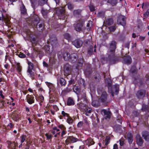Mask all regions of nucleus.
I'll return each mask as SVG.
<instances>
[{
  "label": "nucleus",
  "instance_id": "obj_34",
  "mask_svg": "<svg viewBox=\"0 0 149 149\" xmlns=\"http://www.w3.org/2000/svg\"><path fill=\"white\" fill-rule=\"evenodd\" d=\"M113 89L115 90V92L117 93L118 91L119 85L117 84H115V85L113 86Z\"/></svg>",
  "mask_w": 149,
  "mask_h": 149
},
{
  "label": "nucleus",
  "instance_id": "obj_1",
  "mask_svg": "<svg viewBox=\"0 0 149 149\" xmlns=\"http://www.w3.org/2000/svg\"><path fill=\"white\" fill-rule=\"evenodd\" d=\"M63 56L64 60L67 61L71 60L72 62L76 60L77 56L75 54H71L70 56L68 52H65L63 54Z\"/></svg>",
  "mask_w": 149,
  "mask_h": 149
},
{
  "label": "nucleus",
  "instance_id": "obj_60",
  "mask_svg": "<svg viewBox=\"0 0 149 149\" xmlns=\"http://www.w3.org/2000/svg\"><path fill=\"white\" fill-rule=\"evenodd\" d=\"M119 141L120 145L121 146H123V141L120 140H119Z\"/></svg>",
  "mask_w": 149,
  "mask_h": 149
},
{
  "label": "nucleus",
  "instance_id": "obj_40",
  "mask_svg": "<svg viewBox=\"0 0 149 149\" xmlns=\"http://www.w3.org/2000/svg\"><path fill=\"white\" fill-rule=\"evenodd\" d=\"M67 6L68 8L70 10H72L73 8V6L72 4L70 3H68L67 4Z\"/></svg>",
  "mask_w": 149,
  "mask_h": 149
},
{
  "label": "nucleus",
  "instance_id": "obj_31",
  "mask_svg": "<svg viewBox=\"0 0 149 149\" xmlns=\"http://www.w3.org/2000/svg\"><path fill=\"white\" fill-rule=\"evenodd\" d=\"M42 13L44 17H45L48 13V11L42 9L41 10Z\"/></svg>",
  "mask_w": 149,
  "mask_h": 149
},
{
  "label": "nucleus",
  "instance_id": "obj_45",
  "mask_svg": "<svg viewBox=\"0 0 149 149\" xmlns=\"http://www.w3.org/2000/svg\"><path fill=\"white\" fill-rule=\"evenodd\" d=\"M136 68L134 66L132 67L131 70H130V71L132 73H134L136 72V69H135Z\"/></svg>",
  "mask_w": 149,
  "mask_h": 149
},
{
  "label": "nucleus",
  "instance_id": "obj_58",
  "mask_svg": "<svg viewBox=\"0 0 149 149\" xmlns=\"http://www.w3.org/2000/svg\"><path fill=\"white\" fill-rule=\"evenodd\" d=\"M54 130L56 132H58L59 131V130L57 129L56 127H55L53 128Z\"/></svg>",
  "mask_w": 149,
  "mask_h": 149
},
{
  "label": "nucleus",
  "instance_id": "obj_19",
  "mask_svg": "<svg viewBox=\"0 0 149 149\" xmlns=\"http://www.w3.org/2000/svg\"><path fill=\"white\" fill-rule=\"evenodd\" d=\"M58 83H60L61 85H65L66 82L65 79L63 78H61L60 79H57Z\"/></svg>",
  "mask_w": 149,
  "mask_h": 149
},
{
  "label": "nucleus",
  "instance_id": "obj_33",
  "mask_svg": "<svg viewBox=\"0 0 149 149\" xmlns=\"http://www.w3.org/2000/svg\"><path fill=\"white\" fill-rule=\"evenodd\" d=\"M108 2L112 5H115L117 3V0H108Z\"/></svg>",
  "mask_w": 149,
  "mask_h": 149
},
{
  "label": "nucleus",
  "instance_id": "obj_56",
  "mask_svg": "<svg viewBox=\"0 0 149 149\" xmlns=\"http://www.w3.org/2000/svg\"><path fill=\"white\" fill-rule=\"evenodd\" d=\"M3 91H0V96L2 97V98H4V96L2 95V93Z\"/></svg>",
  "mask_w": 149,
  "mask_h": 149
},
{
  "label": "nucleus",
  "instance_id": "obj_36",
  "mask_svg": "<svg viewBox=\"0 0 149 149\" xmlns=\"http://www.w3.org/2000/svg\"><path fill=\"white\" fill-rule=\"evenodd\" d=\"M73 120L72 118H71L69 116L68 117H67V122L69 124H71Z\"/></svg>",
  "mask_w": 149,
  "mask_h": 149
},
{
  "label": "nucleus",
  "instance_id": "obj_4",
  "mask_svg": "<svg viewBox=\"0 0 149 149\" xmlns=\"http://www.w3.org/2000/svg\"><path fill=\"white\" fill-rule=\"evenodd\" d=\"M116 48V43L115 41H112L111 42L108 51L109 55H113Z\"/></svg>",
  "mask_w": 149,
  "mask_h": 149
},
{
  "label": "nucleus",
  "instance_id": "obj_9",
  "mask_svg": "<svg viewBox=\"0 0 149 149\" xmlns=\"http://www.w3.org/2000/svg\"><path fill=\"white\" fill-rule=\"evenodd\" d=\"M84 23V22L83 21L79 22L74 27L76 31H81Z\"/></svg>",
  "mask_w": 149,
  "mask_h": 149
},
{
  "label": "nucleus",
  "instance_id": "obj_5",
  "mask_svg": "<svg viewBox=\"0 0 149 149\" xmlns=\"http://www.w3.org/2000/svg\"><path fill=\"white\" fill-rule=\"evenodd\" d=\"M28 64L29 65V68L28 69L27 72L29 73V75L31 78L32 79H34V74L32 72V70L33 68V65L32 63L31 62H28Z\"/></svg>",
  "mask_w": 149,
  "mask_h": 149
},
{
  "label": "nucleus",
  "instance_id": "obj_6",
  "mask_svg": "<svg viewBox=\"0 0 149 149\" xmlns=\"http://www.w3.org/2000/svg\"><path fill=\"white\" fill-rule=\"evenodd\" d=\"M117 23L124 26L125 24V17L123 15H120L118 18Z\"/></svg>",
  "mask_w": 149,
  "mask_h": 149
},
{
  "label": "nucleus",
  "instance_id": "obj_62",
  "mask_svg": "<svg viewBox=\"0 0 149 149\" xmlns=\"http://www.w3.org/2000/svg\"><path fill=\"white\" fill-rule=\"evenodd\" d=\"M95 101H93L92 102V104L94 107H96L97 106V105L95 104Z\"/></svg>",
  "mask_w": 149,
  "mask_h": 149
},
{
  "label": "nucleus",
  "instance_id": "obj_53",
  "mask_svg": "<svg viewBox=\"0 0 149 149\" xmlns=\"http://www.w3.org/2000/svg\"><path fill=\"white\" fill-rule=\"evenodd\" d=\"M17 70L19 72H21V68L20 66L19 65H17Z\"/></svg>",
  "mask_w": 149,
  "mask_h": 149
},
{
  "label": "nucleus",
  "instance_id": "obj_26",
  "mask_svg": "<svg viewBox=\"0 0 149 149\" xmlns=\"http://www.w3.org/2000/svg\"><path fill=\"white\" fill-rule=\"evenodd\" d=\"M45 83L50 89H53L54 85L52 84L47 82H46Z\"/></svg>",
  "mask_w": 149,
  "mask_h": 149
},
{
  "label": "nucleus",
  "instance_id": "obj_44",
  "mask_svg": "<svg viewBox=\"0 0 149 149\" xmlns=\"http://www.w3.org/2000/svg\"><path fill=\"white\" fill-rule=\"evenodd\" d=\"M10 57L8 54L6 53V55L5 56V62H6V61H7V60H8V59L10 60Z\"/></svg>",
  "mask_w": 149,
  "mask_h": 149
},
{
  "label": "nucleus",
  "instance_id": "obj_63",
  "mask_svg": "<svg viewBox=\"0 0 149 149\" xmlns=\"http://www.w3.org/2000/svg\"><path fill=\"white\" fill-rule=\"evenodd\" d=\"M145 36H141L140 37V39L141 40H143L145 39Z\"/></svg>",
  "mask_w": 149,
  "mask_h": 149
},
{
  "label": "nucleus",
  "instance_id": "obj_55",
  "mask_svg": "<svg viewBox=\"0 0 149 149\" xmlns=\"http://www.w3.org/2000/svg\"><path fill=\"white\" fill-rule=\"evenodd\" d=\"M74 82V80L72 79H71L69 81V84H73Z\"/></svg>",
  "mask_w": 149,
  "mask_h": 149
},
{
  "label": "nucleus",
  "instance_id": "obj_54",
  "mask_svg": "<svg viewBox=\"0 0 149 149\" xmlns=\"http://www.w3.org/2000/svg\"><path fill=\"white\" fill-rule=\"evenodd\" d=\"M148 106L147 105H143V106H142V110H144V111H145V108H146V107H148Z\"/></svg>",
  "mask_w": 149,
  "mask_h": 149
},
{
  "label": "nucleus",
  "instance_id": "obj_8",
  "mask_svg": "<svg viewBox=\"0 0 149 149\" xmlns=\"http://www.w3.org/2000/svg\"><path fill=\"white\" fill-rule=\"evenodd\" d=\"M97 93L99 94H101V96L100 98V100L102 102H104L106 100L107 97V93L105 92H102L100 89L97 90Z\"/></svg>",
  "mask_w": 149,
  "mask_h": 149
},
{
  "label": "nucleus",
  "instance_id": "obj_28",
  "mask_svg": "<svg viewBox=\"0 0 149 149\" xmlns=\"http://www.w3.org/2000/svg\"><path fill=\"white\" fill-rule=\"evenodd\" d=\"M22 6L21 8V13L24 14L26 13V10L24 5L22 3Z\"/></svg>",
  "mask_w": 149,
  "mask_h": 149
},
{
  "label": "nucleus",
  "instance_id": "obj_59",
  "mask_svg": "<svg viewBox=\"0 0 149 149\" xmlns=\"http://www.w3.org/2000/svg\"><path fill=\"white\" fill-rule=\"evenodd\" d=\"M113 149H118L117 145L116 144H115L113 145Z\"/></svg>",
  "mask_w": 149,
  "mask_h": 149
},
{
  "label": "nucleus",
  "instance_id": "obj_64",
  "mask_svg": "<svg viewBox=\"0 0 149 149\" xmlns=\"http://www.w3.org/2000/svg\"><path fill=\"white\" fill-rule=\"evenodd\" d=\"M91 50H89L88 51V53L89 54H90V53L91 52H93V47H92V48H91V49H90Z\"/></svg>",
  "mask_w": 149,
  "mask_h": 149
},
{
  "label": "nucleus",
  "instance_id": "obj_43",
  "mask_svg": "<svg viewBox=\"0 0 149 149\" xmlns=\"http://www.w3.org/2000/svg\"><path fill=\"white\" fill-rule=\"evenodd\" d=\"M110 140V138L109 136H107L106 137V139H105V141H106V143L105 144L106 145H107L108 144V143L109 141Z\"/></svg>",
  "mask_w": 149,
  "mask_h": 149
},
{
  "label": "nucleus",
  "instance_id": "obj_10",
  "mask_svg": "<svg viewBox=\"0 0 149 149\" xmlns=\"http://www.w3.org/2000/svg\"><path fill=\"white\" fill-rule=\"evenodd\" d=\"M76 47L78 48L81 47L82 44V42L80 40H76L74 41L72 43Z\"/></svg>",
  "mask_w": 149,
  "mask_h": 149
},
{
  "label": "nucleus",
  "instance_id": "obj_48",
  "mask_svg": "<svg viewBox=\"0 0 149 149\" xmlns=\"http://www.w3.org/2000/svg\"><path fill=\"white\" fill-rule=\"evenodd\" d=\"M83 124V122L82 121H80L78 123L77 126L78 127H81L82 126Z\"/></svg>",
  "mask_w": 149,
  "mask_h": 149
},
{
  "label": "nucleus",
  "instance_id": "obj_51",
  "mask_svg": "<svg viewBox=\"0 0 149 149\" xmlns=\"http://www.w3.org/2000/svg\"><path fill=\"white\" fill-rule=\"evenodd\" d=\"M89 8L90 10L91 11H93L94 10L95 8L94 6L92 5H90L89 6Z\"/></svg>",
  "mask_w": 149,
  "mask_h": 149
},
{
  "label": "nucleus",
  "instance_id": "obj_2",
  "mask_svg": "<svg viewBox=\"0 0 149 149\" xmlns=\"http://www.w3.org/2000/svg\"><path fill=\"white\" fill-rule=\"evenodd\" d=\"M56 12L60 19H64L66 17L64 8L60 7L56 9Z\"/></svg>",
  "mask_w": 149,
  "mask_h": 149
},
{
  "label": "nucleus",
  "instance_id": "obj_42",
  "mask_svg": "<svg viewBox=\"0 0 149 149\" xmlns=\"http://www.w3.org/2000/svg\"><path fill=\"white\" fill-rule=\"evenodd\" d=\"M62 114L64 117H66L67 118L69 116L68 114L65 113L64 111H62L61 112Z\"/></svg>",
  "mask_w": 149,
  "mask_h": 149
},
{
  "label": "nucleus",
  "instance_id": "obj_3",
  "mask_svg": "<svg viewBox=\"0 0 149 149\" xmlns=\"http://www.w3.org/2000/svg\"><path fill=\"white\" fill-rule=\"evenodd\" d=\"M9 19L7 16H4L2 12L0 10V24L1 25L8 23Z\"/></svg>",
  "mask_w": 149,
  "mask_h": 149
},
{
  "label": "nucleus",
  "instance_id": "obj_20",
  "mask_svg": "<svg viewBox=\"0 0 149 149\" xmlns=\"http://www.w3.org/2000/svg\"><path fill=\"white\" fill-rule=\"evenodd\" d=\"M74 104V102L72 99L70 98H69L68 99L67 102V104L68 105L70 106L73 105Z\"/></svg>",
  "mask_w": 149,
  "mask_h": 149
},
{
  "label": "nucleus",
  "instance_id": "obj_49",
  "mask_svg": "<svg viewBox=\"0 0 149 149\" xmlns=\"http://www.w3.org/2000/svg\"><path fill=\"white\" fill-rule=\"evenodd\" d=\"M58 127L59 128L63 130H65V129L64 126L62 125H59Z\"/></svg>",
  "mask_w": 149,
  "mask_h": 149
},
{
  "label": "nucleus",
  "instance_id": "obj_52",
  "mask_svg": "<svg viewBox=\"0 0 149 149\" xmlns=\"http://www.w3.org/2000/svg\"><path fill=\"white\" fill-rule=\"evenodd\" d=\"M39 98L40 99V101H41L42 102L43 100H44V97L41 95H40Z\"/></svg>",
  "mask_w": 149,
  "mask_h": 149
},
{
  "label": "nucleus",
  "instance_id": "obj_35",
  "mask_svg": "<svg viewBox=\"0 0 149 149\" xmlns=\"http://www.w3.org/2000/svg\"><path fill=\"white\" fill-rule=\"evenodd\" d=\"M71 143V139L70 136H69L65 140V143L67 145H68V144L70 143Z\"/></svg>",
  "mask_w": 149,
  "mask_h": 149
},
{
  "label": "nucleus",
  "instance_id": "obj_7",
  "mask_svg": "<svg viewBox=\"0 0 149 149\" xmlns=\"http://www.w3.org/2000/svg\"><path fill=\"white\" fill-rule=\"evenodd\" d=\"M117 23L124 26L125 24V17L123 15H120L118 18Z\"/></svg>",
  "mask_w": 149,
  "mask_h": 149
},
{
  "label": "nucleus",
  "instance_id": "obj_32",
  "mask_svg": "<svg viewBox=\"0 0 149 149\" xmlns=\"http://www.w3.org/2000/svg\"><path fill=\"white\" fill-rule=\"evenodd\" d=\"M64 38L67 40L68 41L71 40L69 34L66 33H65L64 35Z\"/></svg>",
  "mask_w": 149,
  "mask_h": 149
},
{
  "label": "nucleus",
  "instance_id": "obj_37",
  "mask_svg": "<svg viewBox=\"0 0 149 149\" xmlns=\"http://www.w3.org/2000/svg\"><path fill=\"white\" fill-rule=\"evenodd\" d=\"M149 15V9L147 10L143 14V16L145 17H147Z\"/></svg>",
  "mask_w": 149,
  "mask_h": 149
},
{
  "label": "nucleus",
  "instance_id": "obj_24",
  "mask_svg": "<svg viewBox=\"0 0 149 149\" xmlns=\"http://www.w3.org/2000/svg\"><path fill=\"white\" fill-rule=\"evenodd\" d=\"M20 138L21 142L22 143L25 141L26 139V136L24 135H22L20 136Z\"/></svg>",
  "mask_w": 149,
  "mask_h": 149
},
{
  "label": "nucleus",
  "instance_id": "obj_27",
  "mask_svg": "<svg viewBox=\"0 0 149 149\" xmlns=\"http://www.w3.org/2000/svg\"><path fill=\"white\" fill-rule=\"evenodd\" d=\"M83 61L82 59H80V61L78 63L77 66H76L77 69H78L79 67H81L82 66Z\"/></svg>",
  "mask_w": 149,
  "mask_h": 149
},
{
  "label": "nucleus",
  "instance_id": "obj_61",
  "mask_svg": "<svg viewBox=\"0 0 149 149\" xmlns=\"http://www.w3.org/2000/svg\"><path fill=\"white\" fill-rule=\"evenodd\" d=\"M65 134V132L64 131V130H63L62 131V132L61 133V136H63Z\"/></svg>",
  "mask_w": 149,
  "mask_h": 149
},
{
  "label": "nucleus",
  "instance_id": "obj_50",
  "mask_svg": "<svg viewBox=\"0 0 149 149\" xmlns=\"http://www.w3.org/2000/svg\"><path fill=\"white\" fill-rule=\"evenodd\" d=\"M45 136L47 137V139H49L52 138V136L50 134H45Z\"/></svg>",
  "mask_w": 149,
  "mask_h": 149
},
{
  "label": "nucleus",
  "instance_id": "obj_11",
  "mask_svg": "<svg viewBox=\"0 0 149 149\" xmlns=\"http://www.w3.org/2000/svg\"><path fill=\"white\" fill-rule=\"evenodd\" d=\"M136 143L139 146L142 145L143 141L141 138L139 134H137L136 136Z\"/></svg>",
  "mask_w": 149,
  "mask_h": 149
},
{
  "label": "nucleus",
  "instance_id": "obj_21",
  "mask_svg": "<svg viewBox=\"0 0 149 149\" xmlns=\"http://www.w3.org/2000/svg\"><path fill=\"white\" fill-rule=\"evenodd\" d=\"M127 140L130 143H132L133 141V136L131 133H128L127 134Z\"/></svg>",
  "mask_w": 149,
  "mask_h": 149
},
{
  "label": "nucleus",
  "instance_id": "obj_17",
  "mask_svg": "<svg viewBox=\"0 0 149 149\" xmlns=\"http://www.w3.org/2000/svg\"><path fill=\"white\" fill-rule=\"evenodd\" d=\"M102 113H103L105 116H106V118H109L110 116V112L107 110L103 109L102 111Z\"/></svg>",
  "mask_w": 149,
  "mask_h": 149
},
{
  "label": "nucleus",
  "instance_id": "obj_57",
  "mask_svg": "<svg viewBox=\"0 0 149 149\" xmlns=\"http://www.w3.org/2000/svg\"><path fill=\"white\" fill-rule=\"evenodd\" d=\"M43 64L44 66L45 67H47L48 66V64L45 62L44 61L43 62Z\"/></svg>",
  "mask_w": 149,
  "mask_h": 149
},
{
  "label": "nucleus",
  "instance_id": "obj_47",
  "mask_svg": "<svg viewBox=\"0 0 149 149\" xmlns=\"http://www.w3.org/2000/svg\"><path fill=\"white\" fill-rule=\"evenodd\" d=\"M19 56L21 58H24L26 56L23 53H20L19 54Z\"/></svg>",
  "mask_w": 149,
  "mask_h": 149
},
{
  "label": "nucleus",
  "instance_id": "obj_15",
  "mask_svg": "<svg viewBox=\"0 0 149 149\" xmlns=\"http://www.w3.org/2000/svg\"><path fill=\"white\" fill-rule=\"evenodd\" d=\"M7 143L9 145L8 146L10 149H15L16 145L15 143L10 141H8Z\"/></svg>",
  "mask_w": 149,
  "mask_h": 149
},
{
  "label": "nucleus",
  "instance_id": "obj_23",
  "mask_svg": "<svg viewBox=\"0 0 149 149\" xmlns=\"http://www.w3.org/2000/svg\"><path fill=\"white\" fill-rule=\"evenodd\" d=\"M142 8L143 9L149 8V3L148 2L143 3L142 4Z\"/></svg>",
  "mask_w": 149,
  "mask_h": 149
},
{
  "label": "nucleus",
  "instance_id": "obj_46",
  "mask_svg": "<svg viewBox=\"0 0 149 149\" xmlns=\"http://www.w3.org/2000/svg\"><path fill=\"white\" fill-rule=\"evenodd\" d=\"M92 24V22L91 21H88V22L87 24V26L88 27H90Z\"/></svg>",
  "mask_w": 149,
  "mask_h": 149
},
{
  "label": "nucleus",
  "instance_id": "obj_12",
  "mask_svg": "<svg viewBox=\"0 0 149 149\" xmlns=\"http://www.w3.org/2000/svg\"><path fill=\"white\" fill-rule=\"evenodd\" d=\"M142 136L146 141H149V134L148 132L146 131L143 132L142 133Z\"/></svg>",
  "mask_w": 149,
  "mask_h": 149
},
{
  "label": "nucleus",
  "instance_id": "obj_22",
  "mask_svg": "<svg viewBox=\"0 0 149 149\" xmlns=\"http://www.w3.org/2000/svg\"><path fill=\"white\" fill-rule=\"evenodd\" d=\"M85 110V113L86 115L89 116V114L91 113V109L90 108H86Z\"/></svg>",
  "mask_w": 149,
  "mask_h": 149
},
{
  "label": "nucleus",
  "instance_id": "obj_18",
  "mask_svg": "<svg viewBox=\"0 0 149 149\" xmlns=\"http://www.w3.org/2000/svg\"><path fill=\"white\" fill-rule=\"evenodd\" d=\"M124 63L127 64H130L131 62V58L130 56H128L124 60Z\"/></svg>",
  "mask_w": 149,
  "mask_h": 149
},
{
  "label": "nucleus",
  "instance_id": "obj_14",
  "mask_svg": "<svg viewBox=\"0 0 149 149\" xmlns=\"http://www.w3.org/2000/svg\"><path fill=\"white\" fill-rule=\"evenodd\" d=\"M27 102L29 104H31L34 102V97L31 96H29L27 98Z\"/></svg>",
  "mask_w": 149,
  "mask_h": 149
},
{
  "label": "nucleus",
  "instance_id": "obj_39",
  "mask_svg": "<svg viewBox=\"0 0 149 149\" xmlns=\"http://www.w3.org/2000/svg\"><path fill=\"white\" fill-rule=\"evenodd\" d=\"M104 15V13L103 12H100L99 13L98 16L99 17H103Z\"/></svg>",
  "mask_w": 149,
  "mask_h": 149
},
{
  "label": "nucleus",
  "instance_id": "obj_25",
  "mask_svg": "<svg viewBox=\"0 0 149 149\" xmlns=\"http://www.w3.org/2000/svg\"><path fill=\"white\" fill-rule=\"evenodd\" d=\"M64 74L67 76L70 74V70L69 68H67L64 70Z\"/></svg>",
  "mask_w": 149,
  "mask_h": 149
},
{
  "label": "nucleus",
  "instance_id": "obj_29",
  "mask_svg": "<svg viewBox=\"0 0 149 149\" xmlns=\"http://www.w3.org/2000/svg\"><path fill=\"white\" fill-rule=\"evenodd\" d=\"M71 143H74L79 141V139L72 136H70Z\"/></svg>",
  "mask_w": 149,
  "mask_h": 149
},
{
  "label": "nucleus",
  "instance_id": "obj_30",
  "mask_svg": "<svg viewBox=\"0 0 149 149\" xmlns=\"http://www.w3.org/2000/svg\"><path fill=\"white\" fill-rule=\"evenodd\" d=\"M106 22L108 25H111L113 23V19H108L106 20Z\"/></svg>",
  "mask_w": 149,
  "mask_h": 149
},
{
  "label": "nucleus",
  "instance_id": "obj_13",
  "mask_svg": "<svg viewBox=\"0 0 149 149\" xmlns=\"http://www.w3.org/2000/svg\"><path fill=\"white\" fill-rule=\"evenodd\" d=\"M84 143L88 146L94 144V142L91 138H89L84 141Z\"/></svg>",
  "mask_w": 149,
  "mask_h": 149
},
{
  "label": "nucleus",
  "instance_id": "obj_41",
  "mask_svg": "<svg viewBox=\"0 0 149 149\" xmlns=\"http://www.w3.org/2000/svg\"><path fill=\"white\" fill-rule=\"evenodd\" d=\"M109 30L111 31H113L116 29L115 26H111L109 28Z\"/></svg>",
  "mask_w": 149,
  "mask_h": 149
},
{
  "label": "nucleus",
  "instance_id": "obj_38",
  "mask_svg": "<svg viewBox=\"0 0 149 149\" xmlns=\"http://www.w3.org/2000/svg\"><path fill=\"white\" fill-rule=\"evenodd\" d=\"M80 11L79 10H74L73 12V14L75 15H79L80 13Z\"/></svg>",
  "mask_w": 149,
  "mask_h": 149
},
{
  "label": "nucleus",
  "instance_id": "obj_16",
  "mask_svg": "<svg viewBox=\"0 0 149 149\" xmlns=\"http://www.w3.org/2000/svg\"><path fill=\"white\" fill-rule=\"evenodd\" d=\"M145 94V91L143 90L139 91L137 92L136 95L138 97H140L144 95Z\"/></svg>",
  "mask_w": 149,
  "mask_h": 149
}]
</instances>
